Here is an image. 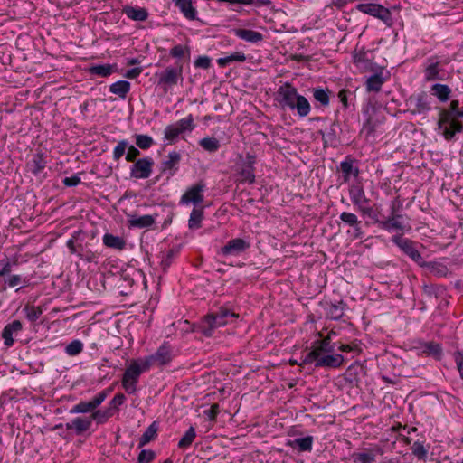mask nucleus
I'll return each mask as SVG.
<instances>
[{"label": "nucleus", "mask_w": 463, "mask_h": 463, "mask_svg": "<svg viewBox=\"0 0 463 463\" xmlns=\"http://www.w3.org/2000/svg\"><path fill=\"white\" fill-rule=\"evenodd\" d=\"M91 419L89 417H77L65 424L67 430H74L76 435H80L91 427Z\"/></svg>", "instance_id": "21"}, {"label": "nucleus", "mask_w": 463, "mask_h": 463, "mask_svg": "<svg viewBox=\"0 0 463 463\" xmlns=\"http://www.w3.org/2000/svg\"><path fill=\"white\" fill-rule=\"evenodd\" d=\"M196 437L195 429L194 427H190L184 435L180 439L178 442V448L182 449H185L189 448L194 442Z\"/></svg>", "instance_id": "42"}, {"label": "nucleus", "mask_w": 463, "mask_h": 463, "mask_svg": "<svg viewBox=\"0 0 463 463\" xmlns=\"http://www.w3.org/2000/svg\"><path fill=\"white\" fill-rule=\"evenodd\" d=\"M128 222L129 227L143 229L152 226L156 222V217L150 214L143 216H138L137 214H128Z\"/></svg>", "instance_id": "20"}, {"label": "nucleus", "mask_w": 463, "mask_h": 463, "mask_svg": "<svg viewBox=\"0 0 463 463\" xmlns=\"http://www.w3.org/2000/svg\"><path fill=\"white\" fill-rule=\"evenodd\" d=\"M422 267L428 269L435 276L445 277L448 274V268L446 265L439 262H426Z\"/></svg>", "instance_id": "43"}, {"label": "nucleus", "mask_w": 463, "mask_h": 463, "mask_svg": "<svg viewBox=\"0 0 463 463\" xmlns=\"http://www.w3.org/2000/svg\"><path fill=\"white\" fill-rule=\"evenodd\" d=\"M203 217V211L202 209L194 208L190 213L188 220V227L192 230H196L201 227Z\"/></svg>", "instance_id": "39"}, {"label": "nucleus", "mask_w": 463, "mask_h": 463, "mask_svg": "<svg viewBox=\"0 0 463 463\" xmlns=\"http://www.w3.org/2000/svg\"><path fill=\"white\" fill-rule=\"evenodd\" d=\"M430 94L434 96L440 103H446L449 100L452 90L443 83H434L430 87Z\"/></svg>", "instance_id": "23"}, {"label": "nucleus", "mask_w": 463, "mask_h": 463, "mask_svg": "<svg viewBox=\"0 0 463 463\" xmlns=\"http://www.w3.org/2000/svg\"><path fill=\"white\" fill-rule=\"evenodd\" d=\"M126 401V396L123 393H117L113 399L109 402V408L111 409V411L113 410H117L118 406L122 405Z\"/></svg>", "instance_id": "62"}, {"label": "nucleus", "mask_w": 463, "mask_h": 463, "mask_svg": "<svg viewBox=\"0 0 463 463\" xmlns=\"http://www.w3.org/2000/svg\"><path fill=\"white\" fill-rule=\"evenodd\" d=\"M293 109H296L299 117H306L310 112V104L308 100L302 95H299Z\"/></svg>", "instance_id": "41"}, {"label": "nucleus", "mask_w": 463, "mask_h": 463, "mask_svg": "<svg viewBox=\"0 0 463 463\" xmlns=\"http://www.w3.org/2000/svg\"><path fill=\"white\" fill-rule=\"evenodd\" d=\"M135 143L138 148L146 150L153 146L154 140L148 135L137 134L135 136Z\"/></svg>", "instance_id": "49"}, {"label": "nucleus", "mask_w": 463, "mask_h": 463, "mask_svg": "<svg viewBox=\"0 0 463 463\" xmlns=\"http://www.w3.org/2000/svg\"><path fill=\"white\" fill-rule=\"evenodd\" d=\"M26 318L31 321H36L42 315L43 310L40 307L26 305L24 308Z\"/></svg>", "instance_id": "51"}, {"label": "nucleus", "mask_w": 463, "mask_h": 463, "mask_svg": "<svg viewBox=\"0 0 463 463\" xmlns=\"http://www.w3.org/2000/svg\"><path fill=\"white\" fill-rule=\"evenodd\" d=\"M130 90V83L127 80H118L109 86V91L125 99Z\"/></svg>", "instance_id": "34"}, {"label": "nucleus", "mask_w": 463, "mask_h": 463, "mask_svg": "<svg viewBox=\"0 0 463 463\" xmlns=\"http://www.w3.org/2000/svg\"><path fill=\"white\" fill-rule=\"evenodd\" d=\"M194 128V118L192 115L176 121L175 124L168 125L164 131L165 138L174 142L179 135L185 131H192Z\"/></svg>", "instance_id": "5"}, {"label": "nucleus", "mask_w": 463, "mask_h": 463, "mask_svg": "<svg viewBox=\"0 0 463 463\" xmlns=\"http://www.w3.org/2000/svg\"><path fill=\"white\" fill-rule=\"evenodd\" d=\"M310 351H316L317 354L334 353L335 345L332 343L330 336H326L314 341Z\"/></svg>", "instance_id": "27"}, {"label": "nucleus", "mask_w": 463, "mask_h": 463, "mask_svg": "<svg viewBox=\"0 0 463 463\" xmlns=\"http://www.w3.org/2000/svg\"><path fill=\"white\" fill-rule=\"evenodd\" d=\"M239 315L226 307H220L215 313L206 315L201 322L200 331L206 336L213 335L214 330L238 318Z\"/></svg>", "instance_id": "2"}, {"label": "nucleus", "mask_w": 463, "mask_h": 463, "mask_svg": "<svg viewBox=\"0 0 463 463\" xmlns=\"http://www.w3.org/2000/svg\"><path fill=\"white\" fill-rule=\"evenodd\" d=\"M345 306L346 304L343 301L330 303L326 310V316L334 320L341 319L344 316Z\"/></svg>", "instance_id": "36"}, {"label": "nucleus", "mask_w": 463, "mask_h": 463, "mask_svg": "<svg viewBox=\"0 0 463 463\" xmlns=\"http://www.w3.org/2000/svg\"><path fill=\"white\" fill-rule=\"evenodd\" d=\"M375 17L380 19L381 21H383L389 27L392 26L393 24L391 11L383 5L381 6L380 10L377 12Z\"/></svg>", "instance_id": "55"}, {"label": "nucleus", "mask_w": 463, "mask_h": 463, "mask_svg": "<svg viewBox=\"0 0 463 463\" xmlns=\"http://www.w3.org/2000/svg\"><path fill=\"white\" fill-rule=\"evenodd\" d=\"M325 146H335L337 142V134L335 125L332 124L325 131H320Z\"/></svg>", "instance_id": "37"}, {"label": "nucleus", "mask_w": 463, "mask_h": 463, "mask_svg": "<svg viewBox=\"0 0 463 463\" xmlns=\"http://www.w3.org/2000/svg\"><path fill=\"white\" fill-rule=\"evenodd\" d=\"M117 71L116 64H97L90 67L89 71L91 75L99 77H109Z\"/></svg>", "instance_id": "33"}, {"label": "nucleus", "mask_w": 463, "mask_h": 463, "mask_svg": "<svg viewBox=\"0 0 463 463\" xmlns=\"http://www.w3.org/2000/svg\"><path fill=\"white\" fill-rule=\"evenodd\" d=\"M22 328L23 326L19 320H14L13 322L7 324L2 331L4 344L8 347L12 346L14 342L13 338V334L21 331Z\"/></svg>", "instance_id": "24"}, {"label": "nucleus", "mask_w": 463, "mask_h": 463, "mask_svg": "<svg viewBox=\"0 0 463 463\" xmlns=\"http://www.w3.org/2000/svg\"><path fill=\"white\" fill-rule=\"evenodd\" d=\"M113 415V411H111L110 408H107L106 410H97L95 411L90 419H91V422L96 420L98 424H103L109 418Z\"/></svg>", "instance_id": "47"}, {"label": "nucleus", "mask_w": 463, "mask_h": 463, "mask_svg": "<svg viewBox=\"0 0 463 463\" xmlns=\"http://www.w3.org/2000/svg\"><path fill=\"white\" fill-rule=\"evenodd\" d=\"M403 216H388L385 219H381L379 223L377 224L381 229L392 232V231H401L406 229V225L403 223Z\"/></svg>", "instance_id": "18"}, {"label": "nucleus", "mask_w": 463, "mask_h": 463, "mask_svg": "<svg viewBox=\"0 0 463 463\" xmlns=\"http://www.w3.org/2000/svg\"><path fill=\"white\" fill-rule=\"evenodd\" d=\"M354 160L348 156L340 163V169L345 182L349 181L351 175L357 176L359 175V169L354 166Z\"/></svg>", "instance_id": "31"}, {"label": "nucleus", "mask_w": 463, "mask_h": 463, "mask_svg": "<svg viewBox=\"0 0 463 463\" xmlns=\"http://www.w3.org/2000/svg\"><path fill=\"white\" fill-rule=\"evenodd\" d=\"M344 362V356L340 354L327 353L317 354L316 351H310L303 358L301 364H314L315 367L328 369L339 368Z\"/></svg>", "instance_id": "4"}, {"label": "nucleus", "mask_w": 463, "mask_h": 463, "mask_svg": "<svg viewBox=\"0 0 463 463\" xmlns=\"http://www.w3.org/2000/svg\"><path fill=\"white\" fill-rule=\"evenodd\" d=\"M339 218L345 225L353 229L348 232L353 239L357 240L364 237V232L361 226L362 222L358 219L356 214L349 212H343Z\"/></svg>", "instance_id": "13"}, {"label": "nucleus", "mask_w": 463, "mask_h": 463, "mask_svg": "<svg viewBox=\"0 0 463 463\" xmlns=\"http://www.w3.org/2000/svg\"><path fill=\"white\" fill-rule=\"evenodd\" d=\"M148 370L149 364L145 362L143 358L133 360L125 370L122 377V386L125 391L129 394L135 393L140 375Z\"/></svg>", "instance_id": "3"}, {"label": "nucleus", "mask_w": 463, "mask_h": 463, "mask_svg": "<svg viewBox=\"0 0 463 463\" xmlns=\"http://www.w3.org/2000/svg\"><path fill=\"white\" fill-rule=\"evenodd\" d=\"M233 33L240 39L251 43H257L263 40V35L260 33L250 29L236 28Z\"/></svg>", "instance_id": "26"}, {"label": "nucleus", "mask_w": 463, "mask_h": 463, "mask_svg": "<svg viewBox=\"0 0 463 463\" xmlns=\"http://www.w3.org/2000/svg\"><path fill=\"white\" fill-rule=\"evenodd\" d=\"M256 163V156L251 154H247L243 161V165L239 173L241 182H247L253 184L255 182L254 165Z\"/></svg>", "instance_id": "15"}, {"label": "nucleus", "mask_w": 463, "mask_h": 463, "mask_svg": "<svg viewBox=\"0 0 463 463\" xmlns=\"http://www.w3.org/2000/svg\"><path fill=\"white\" fill-rule=\"evenodd\" d=\"M408 102L413 108V114H423L431 110V99L426 91L411 95Z\"/></svg>", "instance_id": "10"}, {"label": "nucleus", "mask_w": 463, "mask_h": 463, "mask_svg": "<svg viewBox=\"0 0 463 463\" xmlns=\"http://www.w3.org/2000/svg\"><path fill=\"white\" fill-rule=\"evenodd\" d=\"M250 247V243L241 238H236L229 241L220 250V254L223 256H239Z\"/></svg>", "instance_id": "12"}, {"label": "nucleus", "mask_w": 463, "mask_h": 463, "mask_svg": "<svg viewBox=\"0 0 463 463\" xmlns=\"http://www.w3.org/2000/svg\"><path fill=\"white\" fill-rule=\"evenodd\" d=\"M179 247H175L170 249L163 257L161 260V267L164 271H166V269L171 266L173 260L179 254Z\"/></svg>", "instance_id": "46"}, {"label": "nucleus", "mask_w": 463, "mask_h": 463, "mask_svg": "<svg viewBox=\"0 0 463 463\" xmlns=\"http://www.w3.org/2000/svg\"><path fill=\"white\" fill-rule=\"evenodd\" d=\"M392 241L418 265L423 266L425 264V261L419 250L416 249L415 242L413 241L403 238L402 235H394L392 238Z\"/></svg>", "instance_id": "6"}, {"label": "nucleus", "mask_w": 463, "mask_h": 463, "mask_svg": "<svg viewBox=\"0 0 463 463\" xmlns=\"http://www.w3.org/2000/svg\"><path fill=\"white\" fill-rule=\"evenodd\" d=\"M300 94H298L297 89L289 83H286L280 86L278 90L279 102L282 107H288L293 109L297 99Z\"/></svg>", "instance_id": "11"}, {"label": "nucleus", "mask_w": 463, "mask_h": 463, "mask_svg": "<svg viewBox=\"0 0 463 463\" xmlns=\"http://www.w3.org/2000/svg\"><path fill=\"white\" fill-rule=\"evenodd\" d=\"M349 195L353 204L357 207V209L369 202L361 185H352L349 188Z\"/></svg>", "instance_id": "25"}, {"label": "nucleus", "mask_w": 463, "mask_h": 463, "mask_svg": "<svg viewBox=\"0 0 463 463\" xmlns=\"http://www.w3.org/2000/svg\"><path fill=\"white\" fill-rule=\"evenodd\" d=\"M46 160L42 153H37L33 156V159L27 164L29 170L34 175H38L46 166Z\"/></svg>", "instance_id": "32"}, {"label": "nucleus", "mask_w": 463, "mask_h": 463, "mask_svg": "<svg viewBox=\"0 0 463 463\" xmlns=\"http://www.w3.org/2000/svg\"><path fill=\"white\" fill-rule=\"evenodd\" d=\"M149 364V369L153 364L164 366L168 364L173 359V351L167 343L161 345L155 354L143 358Z\"/></svg>", "instance_id": "8"}, {"label": "nucleus", "mask_w": 463, "mask_h": 463, "mask_svg": "<svg viewBox=\"0 0 463 463\" xmlns=\"http://www.w3.org/2000/svg\"><path fill=\"white\" fill-rule=\"evenodd\" d=\"M354 463H373L375 460V455L371 452H358L352 455Z\"/></svg>", "instance_id": "53"}, {"label": "nucleus", "mask_w": 463, "mask_h": 463, "mask_svg": "<svg viewBox=\"0 0 463 463\" xmlns=\"http://www.w3.org/2000/svg\"><path fill=\"white\" fill-rule=\"evenodd\" d=\"M93 406L91 405L90 402H80L78 404L74 405L71 410V414H76V413H87L93 411Z\"/></svg>", "instance_id": "54"}, {"label": "nucleus", "mask_w": 463, "mask_h": 463, "mask_svg": "<svg viewBox=\"0 0 463 463\" xmlns=\"http://www.w3.org/2000/svg\"><path fill=\"white\" fill-rule=\"evenodd\" d=\"M454 359L457 364V368L459 372L460 377L463 379V353L457 351L454 354Z\"/></svg>", "instance_id": "64"}, {"label": "nucleus", "mask_w": 463, "mask_h": 463, "mask_svg": "<svg viewBox=\"0 0 463 463\" xmlns=\"http://www.w3.org/2000/svg\"><path fill=\"white\" fill-rule=\"evenodd\" d=\"M169 54L173 58L176 59H182L185 57H190V47L188 45H181L177 44L174 46L170 52Z\"/></svg>", "instance_id": "48"}, {"label": "nucleus", "mask_w": 463, "mask_h": 463, "mask_svg": "<svg viewBox=\"0 0 463 463\" xmlns=\"http://www.w3.org/2000/svg\"><path fill=\"white\" fill-rule=\"evenodd\" d=\"M314 439L312 436L298 438L295 439H288L286 446L297 449L298 452H310L313 449Z\"/></svg>", "instance_id": "22"}, {"label": "nucleus", "mask_w": 463, "mask_h": 463, "mask_svg": "<svg viewBox=\"0 0 463 463\" xmlns=\"http://www.w3.org/2000/svg\"><path fill=\"white\" fill-rule=\"evenodd\" d=\"M424 79L426 81L443 80L440 76L439 61L437 57H430L424 69Z\"/></svg>", "instance_id": "17"}, {"label": "nucleus", "mask_w": 463, "mask_h": 463, "mask_svg": "<svg viewBox=\"0 0 463 463\" xmlns=\"http://www.w3.org/2000/svg\"><path fill=\"white\" fill-rule=\"evenodd\" d=\"M199 145L205 151H208L210 153L216 152L220 148V146H221L219 140L217 138H215V137H204V138H202L199 141Z\"/></svg>", "instance_id": "45"}, {"label": "nucleus", "mask_w": 463, "mask_h": 463, "mask_svg": "<svg viewBox=\"0 0 463 463\" xmlns=\"http://www.w3.org/2000/svg\"><path fill=\"white\" fill-rule=\"evenodd\" d=\"M381 6H382L381 5L373 4V3L359 4L356 5V9L361 13H364V14H366L375 17L376 14L380 10Z\"/></svg>", "instance_id": "50"}, {"label": "nucleus", "mask_w": 463, "mask_h": 463, "mask_svg": "<svg viewBox=\"0 0 463 463\" xmlns=\"http://www.w3.org/2000/svg\"><path fill=\"white\" fill-rule=\"evenodd\" d=\"M246 61V55L241 52H236L229 56L222 57L217 60V63L220 67H225L229 63L233 61L243 62Z\"/></svg>", "instance_id": "40"}, {"label": "nucleus", "mask_w": 463, "mask_h": 463, "mask_svg": "<svg viewBox=\"0 0 463 463\" xmlns=\"http://www.w3.org/2000/svg\"><path fill=\"white\" fill-rule=\"evenodd\" d=\"M204 190L205 184L203 182H198L186 190L180 199V203L188 204L193 203L195 205L202 203L203 202V192Z\"/></svg>", "instance_id": "14"}, {"label": "nucleus", "mask_w": 463, "mask_h": 463, "mask_svg": "<svg viewBox=\"0 0 463 463\" xmlns=\"http://www.w3.org/2000/svg\"><path fill=\"white\" fill-rule=\"evenodd\" d=\"M181 154L177 151L170 152L161 163V172L173 176L178 170Z\"/></svg>", "instance_id": "16"}, {"label": "nucleus", "mask_w": 463, "mask_h": 463, "mask_svg": "<svg viewBox=\"0 0 463 463\" xmlns=\"http://www.w3.org/2000/svg\"><path fill=\"white\" fill-rule=\"evenodd\" d=\"M157 430H158V427H157L156 422L151 423L146 428L145 432L142 434V436L139 439V447H143V446L146 445L147 443H149L151 440H153L156 436Z\"/></svg>", "instance_id": "38"}, {"label": "nucleus", "mask_w": 463, "mask_h": 463, "mask_svg": "<svg viewBox=\"0 0 463 463\" xmlns=\"http://www.w3.org/2000/svg\"><path fill=\"white\" fill-rule=\"evenodd\" d=\"M127 150L126 160L135 163L137 160V157L140 155L139 149L133 145H128Z\"/></svg>", "instance_id": "61"}, {"label": "nucleus", "mask_w": 463, "mask_h": 463, "mask_svg": "<svg viewBox=\"0 0 463 463\" xmlns=\"http://www.w3.org/2000/svg\"><path fill=\"white\" fill-rule=\"evenodd\" d=\"M154 160L151 157L137 159L130 167V175L136 179H146L151 175Z\"/></svg>", "instance_id": "9"}, {"label": "nucleus", "mask_w": 463, "mask_h": 463, "mask_svg": "<svg viewBox=\"0 0 463 463\" xmlns=\"http://www.w3.org/2000/svg\"><path fill=\"white\" fill-rule=\"evenodd\" d=\"M385 81L386 78L383 72H376L367 78L365 82L366 90L368 92H379Z\"/></svg>", "instance_id": "28"}, {"label": "nucleus", "mask_w": 463, "mask_h": 463, "mask_svg": "<svg viewBox=\"0 0 463 463\" xmlns=\"http://www.w3.org/2000/svg\"><path fill=\"white\" fill-rule=\"evenodd\" d=\"M412 454L419 459H425L428 455V450L424 448L423 444L420 441L413 443L411 447Z\"/></svg>", "instance_id": "57"}, {"label": "nucleus", "mask_w": 463, "mask_h": 463, "mask_svg": "<svg viewBox=\"0 0 463 463\" xmlns=\"http://www.w3.org/2000/svg\"><path fill=\"white\" fill-rule=\"evenodd\" d=\"M358 211L361 213L362 215L368 216L369 218H371L374 223H379L381 219L378 217V214L373 211V207L363 204L362 207L358 208Z\"/></svg>", "instance_id": "58"}, {"label": "nucleus", "mask_w": 463, "mask_h": 463, "mask_svg": "<svg viewBox=\"0 0 463 463\" xmlns=\"http://www.w3.org/2000/svg\"><path fill=\"white\" fill-rule=\"evenodd\" d=\"M157 77L158 85H164L165 89L167 87L175 86L179 80H183V65H178L176 67L168 66L157 74Z\"/></svg>", "instance_id": "7"}, {"label": "nucleus", "mask_w": 463, "mask_h": 463, "mask_svg": "<svg viewBox=\"0 0 463 463\" xmlns=\"http://www.w3.org/2000/svg\"><path fill=\"white\" fill-rule=\"evenodd\" d=\"M438 128L442 130L444 138L450 141L456 133L463 132V124L458 119H463V108L459 107V100L453 99L447 109H441L439 112Z\"/></svg>", "instance_id": "1"}, {"label": "nucleus", "mask_w": 463, "mask_h": 463, "mask_svg": "<svg viewBox=\"0 0 463 463\" xmlns=\"http://www.w3.org/2000/svg\"><path fill=\"white\" fill-rule=\"evenodd\" d=\"M83 350V344L80 340H73L65 347V353L70 356H75L80 354Z\"/></svg>", "instance_id": "52"}, {"label": "nucleus", "mask_w": 463, "mask_h": 463, "mask_svg": "<svg viewBox=\"0 0 463 463\" xmlns=\"http://www.w3.org/2000/svg\"><path fill=\"white\" fill-rule=\"evenodd\" d=\"M220 412L219 404L214 403L211 405L209 410L203 411L204 415L212 421L216 420L217 415Z\"/></svg>", "instance_id": "63"}, {"label": "nucleus", "mask_w": 463, "mask_h": 463, "mask_svg": "<svg viewBox=\"0 0 463 463\" xmlns=\"http://www.w3.org/2000/svg\"><path fill=\"white\" fill-rule=\"evenodd\" d=\"M128 142L126 139H122L118 142L117 146L113 149V158L115 161H118L125 154Z\"/></svg>", "instance_id": "56"}, {"label": "nucleus", "mask_w": 463, "mask_h": 463, "mask_svg": "<svg viewBox=\"0 0 463 463\" xmlns=\"http://www.w3.org/2000/svg\"><path fill=\"white\" fill-rule=\"evenodd\" d=\"M123 14H126L129 19L138 22L146 21L148 17V12L146 8H137L129 5L123 7Z\"/></svg>", "instance_id": "29"}, {"label": "nucleus", "mask_w": 463, "mask_h": 463, "mask_svg": "<svg viewBox=\"0 0 463 463\" xmlns=\"http://www.w3.org/2000/svg\"><path fill=\"white\" fill-rule=\"evenodd\" d=\"M421 353L429 356H433L440 360L442 356V347L439 343L430 341L422 343L420 345Z\"/></svg>", "instance_id": "30"}, {"label": "nucleus", "mask_w": 463, "mask_h": 463, "mask_svg": "<svg viewBox=\"0 0 463 463\" xmlns=\"http://www.w3.org/2000/svg\"><path fill=\"white\" fill-rule=\"evenodd\" d=\"M181 14L189 21L197 20V10L193 0H172Z\"/></svg>", "instance_id": "19"}, {"label": "nucleus", "mask_w": 463, "mask_h": 463, "mask_svg": "<svg viewBox=\"0 0 463 463\" xmlns=\"http://www.w3.org/2000/svg\"><path fill=\"white\" fill-rule=\"evenodd\" d=\"M156 458V453L151 449H142L138 455V463H151Z\"/></svg>", "instance_id": "59"}, {"label": "nucleus", "mask_w": 463, "mask_h": 463, "mask_svg": "<svg viewBox=\"0 0 463 463\" xmlns=\"http://www.w3.org/2000/svg\"><path fill=\"white\" fill-rule=\"evenodd\" d=\"M402 209V203L400 201L398 197L393 199L390 203V214L389 216H403L401 213V211Z\"/></svg>", "instance_id": "60"}, {"label": "nucleus", "mask_w": 463, "mask_h": 463, "mask_svg": "<svg viewBox=\"0 0 463 463\" xmlns=\"http://www.w3.org/2000/svg\"><path fill=\"white\" fill-rule=\"evenodd\" d=\"M329 93H330V90L328 89H326V90L322 89V88L313 89L314 99L324 107H326L329 105V102H330Z\"/></svg>", "instance_id": "44"}, {"label": "nucleus", "mask_w": 463, "mask_h": 463, "mask_svg": "<svg viewBox=\"0 0 463 463\" xmlns=\"http://www.w3.org/2000/svg\"><path fill=\"white\" fill-rule=\"evenodd\" d=\"M103 243L105 246L116 250H123L126 246V241L123 238L111 233L104 234Z\"/></svg>", "instance_id": "35"}]
</instances>
